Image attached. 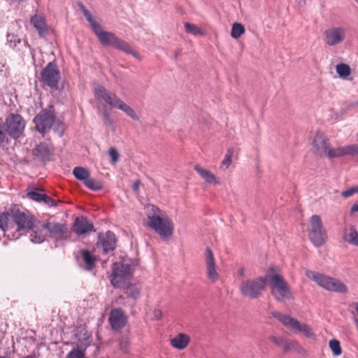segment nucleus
I'll use <instances>...</instances> for the list:
<instances>
[{
	"instance_id": "obj_1",
	"label": "nucleus",
	"mask_w": 358,
	"mask_h": 358,
	"mask_svg": "<svg viewBox=\"0 0 358 358\" xmlns=\"http://www.w3.org/2000/svg\"><path fill=\"white\" fill-rule=\"evenodd\" d=\"M312 145L313 152L316 155L326 157L328 159L358 155V145L353 144L336 148H331L329 139L324 134L320 131H317L314 136Z\"/></svg>"
},
{
	"instance_id": "obj_2",
	"label": "nucleus",
	"mask_w": 358,
	"mask_h": 358,
	"mask_svg": "<svg viewBox=\"0 0 358 358\" xmlns=\"http://www.w3.org/2000/svg\"><path fill=\"white\" fill-rule=\"evenodd\" d=\"M92 29L103 46H111L115 49L139 59L138 54L133 50L127 41L118 38L113 32L103 31L99 22L94 24Z\"/></svg>"
},
{
	"instance_id": "obj_3",
	"label": "nucleus",
	"mask_w": 358,
	"mask_h": 358,
	"mask_svg": "<svg viewBox=\"0 0 358 358\" xmlns=\"http://www.w3.org/2000/svg\"><path fill=\"white\" fill-rule=\"evenodd\" d=\"M268 281L271 286V294L277 301L284 302L285 300L292 298L288 283L273 266L267 270Z\"/></svg>"
},
{
	"instance_id": "obj_4",
	"label": "nucleus",
	"mask_w": 358,
	"mask_h": 358,
	"mask_svg": "<svg viewBox=\"0 0 358 358\" xmlns=\"http://www.w3.org/2000/svg\"><path fill=\"white\" fill-rule=\"evenodd\" d=\"M134 266L131 261L125 260L115 262L112 266L110 282L115 288H122L127 280L133 276Z\"/></svg>"
},
{
	"instance_id": "obj_5",
	"label": "nucleus",
	"mask_w": 358,
	"mask_h": 358,
	"mask_svg": "<svg viewBox=\"0 0 358 358\" xmlns=\"http://www.w3.org/2000/svg\"><path fill=\"white\" fill-rule=\"evenodd\" d=\"M151 209L154 214L148 215L149 220L148 226L152 228L161 238H169L173 233V223L168 217H161L157 213H160V209L153 205Z\"/></svg>"
},
{
	"instance_id": "obj_6",
	"label": "nucleus",
	"mask_w": 358,
	"mask_h": 358,
	"mask_svg": "<svg viewBox=\"0 0 358 358\" xmlns=\"http://www.w3.org/2000/svg\"><path fill=\"white\" fill-rule=\"evenodd\" d=\"M267 285V271L264 276L243 280L240 284V292L243 296L251 299L259 298Z\"/></svg>"
},
{
	"instance_id": "obj_7",
	"label": "nucleus",
	"mask_w": 358,
	"mask_h": 358,
	"mask_svg": "<svg viewBox=\"0 0 358 358\" xmlns=\"http://www.w3.org/2000/svg\"><path fill=\"white\" fill-rule=\"evenodd\" d=\"M310 229L308 237L311 243L316 248L324 245L327 239V233L324 228L320 215H313L310 218Z\"/></svg>"
},
{
	"instance_id": "obj_8",
	"label": "nucleus",
	"mask_w": 358,
	"mask_h": 358,
	"mask_svg": "<svg viewBox=\"0 0 358 358\" xmlns=\"http://www.w3.org/2000/svg\"><path fill=\"white\" fill-rule=\"evenodd\" d=\"M26 121L17 113H10L6 118L4 127L6 135L17 140L23 136Z\"/></svg>"
},
{
	"instance_id": "obj_9",
	"label": "nucleus",
	"mask_w": 358,
	"mask_h": 358,
	"mask_svg": "<svg viewBox=\"0 0 358 358\" xmlns=\"http://www.w3.org/2000/svg\"><path fill=\"white\" fill-rule=\"evenodd\" d=\"M348 29L343 26L332 27L324 30L323 41L328 46H336L346 38Z\"/></svg>"
},
{
	"instance_id": "obj_10",
	"label": "nucleus",
	"mask_w": 358,
	"mask_h": 358,
	"mask_svg": "<svg viewBox=\"0 0 358 358\" xmlns=\"http://www.w3.org/2000/svg\"><path fill=\"white\" fill-rule=\"evenodd\" d=\"M41 79L44 85L56 90L60 80V72L54 62H49L41 73Z\"/></svg>"
},
{
	"instance_id": "obj_11",
	"label": "nucleus",
	"mask_w": 358,
	"mask_h": 358,
	"mask_svg": "<svg viewBox=\"0 0 358 358\" xmlns=\"http://www.w3.org/2000/svg\"><path fill=\"white\" fill-rule=\"evenodd\" d=\"M44 226L46 229L48 236L53 239L56 243L66 241L69 238L68 227L65 223L45 222Z\"/></svg>"
},
{
	"instance_id": "obj_12",
	"label": "nucleus",
	"mask_w": 358,
	"mask_h": 358,
	"mask_svg": "<svg viewBox=\"0 0 358 358\" xmlns=\"http://www.w3.org/2000/svg\"><path fill=\"white\" fill-rule=\"evenodd\" d=\"M55 120V115L47 109L42 110L34 118L36 129L39 133L44 134L51 129Z\"/></svg>"
},
{
	"instance_id": "obj_13",
	"label": "nucleus",
	"mask_w": 358,
	"mask_h": 358,
	"mask_svg": "<svg viewBox=\"0 0 358 358\" xmlns=\"http://www.w3.org/2000/svg\"><path fill=\"white\" fill-rule=\"evenodd\" d=\"M116 243L117 238L115 234L111 231H107L105 234H99L96 245L98 249L102 250L103 254L108 255L115 250Z\"/></svg>"
},
{
	"instance_id": "obj_14",
	"label": "nucleus",
	"mask_w": 358,
	"mask_h": 358,
	"mask_svg": "<svg viewBox=\"0 0 358 358\" xmlns=\"http://www.w3.org/2000/svg\"><path fill=\"white\" fill-rule=\"evenodd\" d=\"M53 154V146L45 142L40 143L32 150L33 156L42 163L50 162Z\"/></svg>"
},
{
	"instance_id": "obj_15",
	"label": "nucleus",
	"mask_w": 358,
	"mask_h": 358,
	"mask_svg": "<svg viewBox=\"0 0 358 358\" xmlns=\"http://www.w3.org/2000/svg\"><path fill=\"white\" fill-rule=\"evenodd\" d=\"M10 217L17 226V230L29 229L33 227L34 219L29 214L19 210H11Z\"/></svg>"
},
{
	"instance_id": "obj_16",
	"label": "nucleus",
	"mask_w": 358,
	"mask_h": 358,
	"mask_svg": "<svg viewBox=\"0 0 358 358\" xmlns=\"http://www.w3.org/2000/svg\"><path fill=\"white\" fill-rule=\"evenodd\" d=\"M109 322L113 330L119 331L127 324V316L122 309L115 308L110 312Z\"/></svg>"
},
{
	"instance_id": "obj_17",
	"label": "nucleus",
	"mask_w": 358,
	"mask_h": 358,
	"mask_svg": "<svg viewBox=\"0 0 358 358\" xmlns=\"http://www.w3.org/2000/svg\"><path fill=\"white\" fill-rule=\"evenodd\" d=\"M205 261L206 265V275L207 278L212 282L217 280L218 273L217 271V266L214 255L212 250L207 247L205 251Z\"/></svg>"
},
{
	"instance_id": "obj_18",
	"label": "nucleus",
	"mask_w": 358,
	"mask_h": 358,
	"mask_svg": "<svg viewBox=\"0 0 358 358\" xmlns=\"http://www.w3.org/2000/svg\"><path fill=\"white\" fill-rule=\"evenodd\" d=\"M73 230L78 236L95 231L94 224L85 216H80L75 219Z\"/></svg>"
},
{
	"instance_id": "obj_19",
	"label": "nucleus",
	"mask_w": 358,
	"mask_h": 358,
	"mask_svg": "<svg viewBox=\"0 0 358 358\" xmlns=\"http://www.w3.org/2000/svg\"><path fill=\"white\" fill-rule=\"evenodd\" d=\"M94 95L96 99L103 100L106 103L113 108H115V106L118 104L117 102L121 101L115 94L109 92L102 85H98L96 87Z\"/></svg>"
},
{
	"instance_id": "obj_20",
	"label": "nucleus",
	"mask_w": 358,
	"mask_h": 358,
	"mask_svg": "<svg viewBox=\"0 0 358 358\" xmlns=\"http://www.w3.org/2000/svg\"><path fill=\"white\" fill-rule=\"evenodd\" d=\"M305 275L308 278L315 282L319 286L328 291L332 277L312 270H306Z\"/></svg>"
},
{
	"instance_id": "obj_21",
	"label": "nucleus",
	"mask_w": 358,
	"mask_h": 358,
	"mask_svg": "<svg viewBox=\"0 0 358 358\" xmlns=\"http://www.w3.org/2000/svg\"><path fill=\"white\" fill-rule=\"evenodd\" d=\"M29 230H31V234L29 236L30 241L34 243H42L46 240L48 237V234L44 226V222L39 223V224H34L33 227L30 228Z\"/></svg>"
},
{
	"instance_id": "obj_22",
	"label": "nucleus",
	"mask_w": 358,
	"mask_h": 358,
	"mask_svg": "<svg viewBox=\"0 0 358 358\" xmlns=\"http://www.w3.org/2000/svg\"><path fill=\"white\" fill-rule=\"evenodd\" d=\"M30 22L34 27L37 30L41 38H44L48 33V26L43 17L35 15L31 17Z\"/></svg>"
},
{
	"instance_id": "obj_23",
	"label": "nucleus",
	"mask_w": 358,
	"mask_h": 358,
	"mask_svg": "<svg viewBox=\"0 0 358 358\" xmlns=\"http://www.w3.org/2000/svg\"><path fill=\"white\" fill-rule=\"evenodd\" d=\"M194 170L199 176L208 184L219 185L220 182L216 176L210 171L196 164L194 166Z\"/></svg>"
},
{
	"instance_id": "obj_24",
	"label": "nucleus",
	"mask_w": 358,
	"mask_h": 358,
	"mask_svg": "<svg viewBox=\"0 0 358 358\" xmlns=\"http://www.w3.org/2000/svg\"><path fill=\"white\" fill-rule=\"evenodd\" d=\"M343 238L348 243L358 247V231L355 226L350 224L344 229Z\"/></svg>"
},
{
	"instance_id": "obj_25",
	"label": "nucleus",
	"mask_w": 358,
	"mask_h": 358,
	"mask_svg": "<svg viewBox=\"0 0 358 358\" xmlns=\"http://www.w3.org/2000/svg\"><path fill=\"white\" fill-rule=\"evenodd\" d=\"M271 315L287 327L294 329V326L298 324V320L290 317L289 315L282 314L277 311L271 312Z\"/></svg>"
},
{
	"instance_id": "obj_26",
	"label": "nucleus",
	"mask_w": 358,
	"mask_h": 358,
	"mask_svg": "<svg viewBox=\"0 0 358 358\" xmlns=\"http://www.w3.org/2000/svg\"><path fill=\"white\" fill-rule=\"evenodd\" d=\"M189 341V337L187 335L180 333L171 338L170 342L173 348L178 350H183L188 345Z\"/></svg>"
},
{
	"instance_id": "obj_27",
	"label": "nucleus",
	"mask_w": 358,
	"mask_h": 358,
	"mask_svg": "<svg viewBox=\"0 0 358 358\" xmlns=\"http://www.w3.org/2000/svg\"><path fill=\"white\" fill-rule=\"evenodd\" d=\"M80 254L85 263V269L89 271H92L95 267L96 257L87 250H81Z\"/></svg>"
},
{
	"instance_id": "obj_28",
	"label": "nucleus",
	"mask_w": 358,
	"mask_h": 358,
	"mask_svg": "<svg viewBox=\"0 0 358 358\" xmlns=\"http://www.w3.org/2000/svg\"><path fill=\"white\" fill-rule=\"evenodd\" d=\"M328 291L345 294L348 292V289L341 280L332 277Z\"/></svg>"
},
{
	"instance_id": "obj_29",
	"label": "nucleus",
	"mask_w": 358,
	"mask_h": 358,
	"mask_svg": "<svg viewBox=\"0 0 358 358\" xmlns=\"http://www.w3.org/2000/svg\"><path fill=\"white\" fill-rule=\"evenodd\" d=\"M117 103H118V104L115 106L116 108H118V109L124 111L132 120H136V121L139 120V119H140L139 116L136 114L135 110L131 107H130L129 106L126 104L122 100L120 101H118Z\"/></svg>"
},
{
	"instance_id": "obj_30",
	"label": "nucleus",
	"mask_w": 358,
	"mask_h": 358,
	"mask_svg": "<svg viewBox=\"0 0 358 358\" xmlns=\"http://www.w3.org/2000/svg\"><path fill=\"white\" fill-rule=\"evenodd\" d=\"M73 174L76 179L82 180L83 182H85L90 176L88 169L82 166H76L73 170Z\"/></svg>"
},
{
	"instance_id": "obj_31",
	"label": "nucleus",
	"mask_w": 358,
	"mask_h": 358,
	"mask_svg": "<svg viewBox=\"0 0 358 358\" xmlns=\"http://www.w3.org/2000/svg\"><path fill=\"white\" fill-rule=\"evenodd\" d=\"M44 189L41 188H34L27 192V197L36 202L41 203L45 196Z\"/></svg>"
},
{
	"instance_id": "obj_32",
	"label": "nucleus",
	"mask_w": 358,
	"mask_h": 358,
	"mask_svg": "<svg viewBox=\"0 0 358 358\" xmlns=\"http://www.w3.org/2000/svg\"><path fill=\"white\" fill-rule=\"evenodd\" d=\"M184 27L185 31L187 34H189L193 36H203L205 34L204 31L201 29V28H200L195 24L185 22Z\"/></svg>"
},
{
	"instance_id": "obj_33",
	"label": "nucleus",
	"mask_w": 358,
	"mask_h": 358,
	"mask_svg": "<svg viewBox=\"0 0 358 358\" xmlns=\"http://www.w3.org/2000/svg\"><path fill=\"white\" fill-rule=\"evenodd\" d=\"M124 293L128 297L136 300L140 294V289L136 284H129L124 287Z\"/></svg>"
},
{
	"instance_id": "obj_34",
	"label": "nucleus",
	"mask_w": 358,
	"mask_h": 358,
	"mask_svg": "<svg viewBox=\"0 0 358 358\" xmlns=\"http://www.w3.org/2000/svg\"><path fill=\"white\" fill-rule=\"evenodd\" d=\"M336 71L338 76L343 79L346 78L351 74V69L347 64L341 63L336 66Z\"/></svg>"
},
{
	"instance_id": "obj_35",
	"label": "nucleus",
	"mask_w": 358,
	"mask_h": 358,
	"mask_svg": "<svg viewBox=\"0 0 358 358\" xmlns=\"http://www.w3.org/2000/svg\"><path fill=\"white\" fill-rule=\"evenodd\" d=\"M244 26L238 22H234L232 25L231 36L233 38L237 39L245 33Z\"/></svg>"
},
{
	"instance_id": "obj_36",
	"label": "nucleus",
	"mask_w": 358,
	"mask_h": 358,
	"mask_svg": "<svg viewBox=\"0 0 358 358\" xmlns=\"http://www.w3.org/2000/svg\"><path fill=\"white\" fill-rule=\"evenodd\" d=\"M84 185L93 191H98L102 189L103 185L102 183L94 178L89 177L86 181H85Z\"/></svg>"
},
{
	"instance_id": "obj_37",
	"label": "nucleus",
	"mask_w": 358,
	"mask_h": 358,
	"mask_svg": "<svg viewBox=\"0 0 358 358\" xmlns=\"http://www.w3.org/2000/svg\"><path fill=\"white\" fill-rule=\"evenodd\" d=\"M10 217V214L8 211H0V229L5 232L8 227V221Z\"/></svg>"
},
{
	"instance_id": "obj_38",
	"label": "nucleus",
	"mask_w": 358,
	"mask_h": 358,
	"mask_svg": "<svg viewBox=\"0 0 358 358\" xmlns=\"http://www.w3.org/2000/svg\"><path fill=\"white\" fill-rule=\"evenodd\" d=\"M294 329L303 333L307 337L313 338L315 335L309 326L298 321V324L294 326Z\"/></svg>"
},
{
	"instance_id": "obj_39",
	"label": "nucleus",
	"mask_w": 358,
	"mask_h": 358,
	"mask_svg": "<svg viewBox=\"0 0 358 358\" xmlns=\"http://www.w3.org/2000/svg\"><path fill=\"white\" fill-rule=\"evenodd\" d=\"M329 348L334 356H339L342 353V348L339 341L332 339L329 341Z\"/></svg>"
},
{
	"instance_id": "obj_40",
	"label": "nucleus",
	"mask_w": 358,
	"mask_h": 358,
	"mask_svg": "<svg viewBox=\"0 0 358 358\" xmlns=\"http://www.w3.org/2000/svg\"><path fill=\"white\" fill-rule=\"evenodd\" d=\"M78 7L80 10L82 11L84 16L85 17L87 22L90 23L91 27L94 26V24L97 23V22L94 20V17L91 15L90 11L85 8V6L82 3H78Z\"/></svg>"
},
{
	"instance_id": "obj_41",
	"label": "nucleus",
	"mask_w": 358,
	"mask_h": 358,
	"mask_svg": "<svg viewBox=\"0 0 358 358\" xmlns=\"http://www.w3.org/2000/svg\"><path fill=\"white\" fill-rule=\"evenodd\" d=\"M7 45L11 48H15L18 43H20V38L13 34H8L6 36Z\"/></svg>"
},
{
	"instance_id": "obj_42",
	"label": "nucleus",
	"mask_w": 358,
	"mask_h": 358,
	"mask_svg": "<svg viewBox=\"0 0 358 358\" xmlns=\"http://www.w3.org/2000/svg\"><path fill=\"white\" fill-rule=\"evenodd\" d=\"M66 358H85V355L82 350L74 348L68 353Z\"/></svg>"
},
{
	"instance_id": "obj_43",
	"label": "nucleus",
	"mask_w": 358,
	"mask_h": 358,
	"mask_svg": "<svg viewBox=\"0 0 358 358\" xmlns=\"http://www.w3.org/2000/svg\"><path fill=\"white\" fill-rule=\"evenodd\" d=\"M232 153H233L232 149H229L227 154L225 155L224 159H223V161L222 162V166H225V169H227L231 163Z\"/></svg>"
},
{
	"instance_id": "obj_44",
	"label": "nucleus",
	"mask_w": 358,
	"mask_h": 358,
	"mask_svg": "<svg viewBox=\"0 0 358 358\" xmlns=\"http://www.w3.org/2000/svg\"><path fill=\"white\" fill-rule=\"evenodd\" d=\"M102 116L103 123L106 126L110 127L113 124V121L111 119L110 114L106 110H104L102 113Z\"/></svg>"
},
{
	"instance_id": "obj_45",
	"label": "nucleus",
	"mask_w": 358,
	"mask_h": 358,
	"mask_svg": "<svg viewBox=\"0 0 358 358\" xmlns=\"http://www.w3.org/2000/svg\"><path fill=\"white\" fill-rule=\"evenodd\" d=\"M109 155L111 157V164H115L119 159V153L115 148H111L109 150Z\"/></svg>"
},
{
	"instance_id": "obj_46",
	"label": "nucleus",
	"mask_w": 358,
	"mask_h": 358,
	"mask_svg": "<svg viewBox=\"0 0 358 358\" xmlns=\"http://www.w3.org/2000/svg\"><path fill=\"white\" fill-rule=\"evenodd\" d=\"M6 138V133L5 131V127L3 125V122L1 118H0V145L4 142Z\"/></svg>"
},
{
	"instance_id": "obj_47",
	"label": "nucleus",
	"mask_w": 358,
	"mask_h": 358,
	"mask_svg": "<svg viewBox=\"0 0 358 358\" xmlns=\"http://www.w3.org/2000/svg\"><path fill=\"white\" fill-rule=\"evenodd\" d=\"M355 193H358V187H352L342 192L341 194L343 197L348 198Z\"/></svg>"
},
{
	"instance_id": "obj_48",
	"label": "nucleus",
	"mask_w": 358,
	"mask_h": 358,
	"mask_svg": "<svg viewBox=\"0 0 358 358\" xmlns=\"http://www.w3.org/2000/svg\"><path fill=\"white\" fill-rule=\"evenodd\" d=\"M41 203H43L50 207L56 206L55 201L47 194H45L44 199Z\"/></svg>"
},
{
	"instance_id": "obj_49",
	"label": "nucleus",
	"mask_w": 358,
	"mask_h": 358,
	"mask_svg": "<svg viewBox=\"0 0 358 358\" xmlns=\"http://www.w3.org/2000/svg\"><path fill=\"white\" fill-rule=\"evenodd\" d=\"M54 130L57 132L60 136H62L64 130V123L62 122H58L54 128Z\"/></svg>"
},
{
	"instance_id": "obj_50",
	"label": "nucleus",
	"mask_w": 358,
	"mask_h": 358,
	"mask_svg": "<svg viewBox=\"0 0 358 358\" xmlns=\"http://www.w3.org/2000/svg\"><path fill=\"white\" fill-rule=\"evenodd\" d=\"M153 315L156 320H159L162 319L163 313L161 310L155 308L153 310Z\"/></svg>"
},
{
	"instance_id": "obj_51",
	"label": "nucleus",
	"mask_w": 358,
	"mask_h": 358,
	"mask_svg": "<svg viewBox=\"0 0 358 358\" xmlns=\"http://www.w3.org/2000/svg\"><path fill=\"white\" fill-rule=\"evenodd\" d=\"M269 340L278 345H280L283 341L282 338H279L275 336H271Z\"/></svg>"
},
{
	"instance_id": "obj_52",
	"label": "nucleus",
	"mask_w": 358,
	"mask_h": 358,
	"mask_svg": "<svg viewBox=\"0 0 358 358\" xmlns=\"http://www.w3.org/2000/svg\"><path fill=\"white\" fill-rule=\"evenodd\" d=\"M139 187H140V181L139 180H137L136 181L133 186H132V189L135 192H138L139 190Z\"/></svg>"
},
{
	"instance_id": "obj_53",
	"label": "nucleus",
	"mask_w": 358,
	"mask_h": 358,
	"mask_svg": "<svg viewBox=\"0 0 358 358\" xmlns=\"http://www.w3.org/2000/svg\"><path fill=\"white\" fill-rule=\"evenodd\" d=\"M357 212L358 213V203H355L352 205L350 209V213L352 214L353 213Z\"/></svg>"
},
{
	"instance_id": "obj_54",
	"label": "nucleus",
	"mask_w": 358,
	"mask_h": 358,
	"mask_svg": "<svg viewBox=\"0 0 358 358\" xmlns=\"http://www.w3.org/2000/svg\"><path fill=\"white\" fill-rule=\"evenodd\" d=\"M238 275L242 277L244 276V275H245V268H239Z\"/></svg>"
},
{
	"instance_id": "obj_55",
	"label": "nucleus",
	"mask_w": 358,
	"mask_h": 358,
	"mask_svg": "<svg viewBox=\"0 0 358 358\" xmlns=\"http://www.w3.org/2000/svg\"><path fill=\"white\" fill-rule=\"evenodd\" d=\"M180 54H181L180 50L178 49V50H176L174 52L175 59L178 58L180 55Z\"/></svg>"
},
{
	"instance_id": "obj_56",
	"label": "nucleus",
	"mask_w": 358,
	"mask_h": 358,
	"mask_svg": "<svg viewBox=\"0 0 358 358\" xmlns=\"http://www.w3.org/2000/svg\"><path fill=\"white\" fill-rule=\"evenodd\" d=\"M290 348V346L289 344L286 343L285 345H284V351L285 352H287Z\"/></svg>"
},
{
	"instance_id": "obj_57",
	"label": "nucleus",
	"mask_w": 358,
	"mask_h": 358,
	"mask_svg": "<svg viewBox=\"0 0 358 358\" xmlns=\"http://www.w3.org/2000/svg\"><path fill=\"white\" fill-rule=\"evenodd\" d=\"M353 305L355 308L357 313H358V302L354 303Z\"/></svg>"
},
{
	"instance_id": "obj_58",
	"label": "nucleus",
	"mask_w": 358,
	"mask_h": 358,
	"mask_svg": "<svg viewBox=\"0 0 358 358\" xmlns=\"http://www.w3.org/2000/svg\"><path fill=\"white\" fill-rule=\"evenodd\" d=\"M0 358H10V357H8L7 356H0Z\"/></svg>"
},
{
	"instance_id": "obj_59",
	"label": "nucleus",
	"mask_w": 358,
	"mask_h": 358,
	"mask_svg": "<svg viewBox=\"0 0 358 358\" xmlns=\"http://www.w3.org/2000/svg\"><path fill=\"white\" fill-rule=\"evenodd\" d=\"M356 1H357V3H358V0H357Z\"/></svg>"
},
{
	"instance_id": "obj_60",
	"label": "nucleus",
	"mask_w": 358,
	"mask_h": 358,
	"mask_svg": "<svg viewBox=\"0 0 358 358\" xmlns=\"http://www.w3.org/2000/svg\"><path fill=\"white\" fill-rule=\"evenodd\" d=\"M357 104H358V102H357Z\"/></svg>"
}]
</instances>
